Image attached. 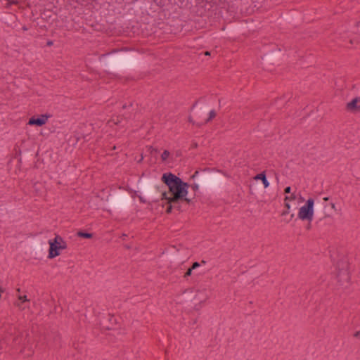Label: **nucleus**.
<instances>
[{
	"label": "nucleus",
	"mask_w": 360,
	"mask_h": 360,
	"mask_svg": "<svg viewBox=\"0 0 360 360\" xmlns=\"http://www.w3.org/2000/svg\"><path fill=\"white\" fill-rule=\"evenodd\" d=\"M162 181L168 186L172 195L168 197L167 193L165 191L162 193V199L166 200L167 203H176L181 200H184L188 203L191 202L190 199L186 198L189 186L187 183L184 182L179 177L170 172L163 174Z\"/></svg>",
	"instance_id": "nucleus-1"
},
{
	"label": "nucleus",
	"mask_w": 360,
	"mask_h": 360,
	"mask_svg": "<svg viewBox=\"0 0 360 360\" xmlns=\"http://www.w3.org/2000/svg\"><path fill=\"white\" fill-rule=\"evenodd\" d=\"M136 64V60L130 55H117L110 58L108 67L112 70L131 68Z\"/></svg>",
	"instance_id": "nucleus-2"
},
{
	"label": "nucleus",
	"mask_w": 360,
	"mask_h": 360,
	"mask_svg": "<svg viewBox=\"0 0 360 360\" xmlns=\"http://www.w3.org/2000/svg\"><path fill=\"white\" fill-rule=\"evenodd\" d=\"M49 250L48 257L50 259L54 258L60 255V250H65L67 248V244L63 240V238L58 235L56 236L54 239L49 240Z\"/></svg>",
	"instance_id": "nucleus-3"
},
{
	"label": "nucleus",
	"mask_w": 360,
	"mask_h": 360,
	"mask_svg": "<svg viewBox=\"0 0 360 360\" xmlns=\"http://www.w3.org/2000/svg\"><path fill=\"white\" fill-rule=\"evenodd\" d=\"M314 203L312 198H309L305 205L300 207L298 212V218L302 220L312 221L314 215Z\"/></svg>",
	"instance_id": "nucleus-4"
},
{
	"label": "nucleus",
	"mask_w": 360,
	"mask_h": 360,
	"mask_svg": "<svg viewBox=\"0 0 360 360\" xmlns=\"http://www.w3.org/2000/svg\"><path fill=\"white\" fill-rule=\"evenodd\" d=\"M50 115L44 114L41 115L40 116L36 117L35 116L32 117L30 118L28 121L29 125H36L37 127H41L42 125L45 124L46 122L48 120V118L50 117Z\"/></svg>",
	"instance_id": "nucleus-5"
},
{
	"label": "nucleus",
	"mask_w": 360,
	"mask_h": 360,
	"mask_svg": "<svg viewBox=\"0 0 360 360\" xmlns=\"http://www.w3.org/2000/svg\"><path fill=\"white\" fill-rule=\"evenodd\" d=\"M159 155L160 156V150L158 147L148 146L141 154V158L148 156L151 158H158Z\"/></svg>",
	"instance_id": "nucleus-6"
},
{
	"label": "nucleus",
	"mask_w": 360,
	"mask_h": 360,
	"mask_svg": "<svg viewBox=\"0 0 360 360\" xmlns=\"http://www.w3.org/2000/svg\"><path fill=\"white\" fill-rule=\"evenodd\" d=\"M345 108L347 111L352 112L360 111V97L354 98L350 102L347 103Z\"/></svg>",
	"instance_id": "nucleus-7"
},
{
	"label": "nucleus",
	"mask_w": 360,
	"mask_h": 360,
	"mask_svg": "<svg viewBox=\"0 0 360 360\" xmlns=\"http://www.w3.org/2000/svg\"><path fill=\"white\" fill-rule=\"evenodd\" d=\"M254 179L262 181L264 188H267L269 186V182L268 181L267 179H266L265 172H262L260 174H257L254 177Z\"/></svg>",
	"instance_id": "nucleus-8"
},
{
	"label": "nucleus",
	"mask_w": 360,
	"mask_h": 360,
	"mask_svg": "<svg viewBox=\"0 0 360 360\" xmlns=\"http://www.w3.org/2000/svg\"><path fill=\"white\" fill-rule=\"evenodd\" d=\"M338 278L340 281L342 279L344 281L348 282L349 276L347 270H339Z\"/></svg>",
	"instance_id": "nucleus-9"
},
{
	"label": "nucleus",
	"mask_w": 360,
	"mask_h": 360,
	"mask_svg": "<svg viewBox=\"0 0 360 360\" xmlns=\"http://www.w3.org/2000/svg\"><path fill=\"white\" fill-rule=\"evenodd\" d=\"M216 117V112L215 110H212L210 112H209V116L207 119H205L204 120V122H196V124L198 126H201L202 124H207L210 121H211L213 118H214Z\"/></svg>",
	"instance_id": "nucleus-10"
},
{
	"label": "nucleus",
	"mask_w": 360,
	"mask_h": 360,
	"mask_svg": "<svg viewBox=\"0 0 360 360\" xmlns=\"http://www.w3.org/2000/svg\"><path fill=\"white\" fill-rule=\"evenodd\" d=\"M123 115H118L115 117H112L110 120H109L108 123L110 124L111 123H113L115 125H117L120 123L122 122L123 120Z\"/></svg>",
	"instance_id": "nucleus-11"
},
{
	"label": "nucleus",
	"mask_w": 360,
	"mask_h": 360,
	"mask_svg": "<svg viewBox=\"0 0 360 360\" xmlns=\"http://www.w3.org/2000/svg\"><path fill=\"white\" fill-rule=\"evenodd\" d=\"M77 235L82 238H91L92 237V234L89 233H86L83 231H79Z\"/></svg>",
	"instance_id": "nucleus-12"
},
{
	"label": "nucleus",
	"mask_w": 360,
	"mask_h": 360,
	"mask_svg": "<svg viewBox=\"0 0 360 360\" xmlns=\"http://www.w3.org/2000/svg\"><path fill=\"white\" fill-rule=\"evenodd\" d=\"M276 54H264L262 56V59L265 60H271L276 57Z\"/></svg>",
	"instance_id": "nucleus-13"
},
{
	"label": "nucleus",
	"mask_w": 360,
	"mask_h": 360,
	"mask_svg": "<svg viewBox=\"0 0 360 360\" xmlns=\"http://www.w3.org/2000/svg\"><path fill=\"white\" fill-rule=\"evenodd\" d=\"M295 199H296V195L293 193L289 196H285L284 198V201H285V202H288L289 201L295 200Z\"/></svg>",
	"instance_id": "nucleus-14"
},
{
	"label": "nucleus",
	"mask_w": 360,
	"mask_h": 360,
	"mask_svg": "<svg viewBox=\"0 0 360 360\" xmlns=\"http://www.w3.org/2000/svg\"><path fill=\"white\" fill-rule=\"evenodd\" d=\"M285 207L286 210L282 212V215H285L289 213V210L290 209V205L289 202H285Z\"/></svg>",
	"instance_id": "nucleus-15"
},
{
	"label": "nucleus",
	"mask_w": 360,
	"mask_h": 360,
	"mask_svg": "<svg viewBox=\"0 0 360 360\" xmlns=\"http://www.w3.org/2000/svg\"><path fill=\"white\" fill-rule=\"evenodd\" d=\"M170 153L167 150H164L162 153H160V158H168Z\"/></svg>",
	"instance_id": "nucleus-16"
},
{
	"label": "nucleus",
	"mask_w": 360,
	"mask_h": 360,
	"mask_svg": "<svg viewBox=\"0 0 360 360\" xmlns=\"http://www.w3.org/2000/svg\"><path fill=\"white\" fill-rule=\"evenodd\" d=\"M18 300L22 302H28L29 300L27 298V296L26 295H24V296H18Z\"/></svg>",
	"instance_id": "nucleus-17"
},
{
	"label": "nucleus",
	"mask_w": 360,
	"mask_h": 360,
	"mask_svg": "<svg viewBox=\"0 0 360 360\" xmlns=\"http://www.w3.org/2000/svg\"><path fill=\"white\" fill-rule=\"evenodd\" d=\"M173 155H174L176 158H179L183 155V153L181 150H176L173 153Z\"/></svg>",
	"instance_id": "nucleus-18"
},
{
	"label": "nucleus",
	"mask_w": 360,
	"mask_h": 360,
	"mask_svg": "<svg viewBox=\"0 0 360 360\" xmlns=\"http://www.w3.org/2000/svg\"><path fill=\"white\" fill-rule=\"evenodd\" d=\"M193 269L191 268H189L187 271L184 274V278H187L188 276H190L192 274Z\"/></svg>",
	"instance_id": "nucleus-19"
},
{
	"label": "nucleus",
	"mask_w": 360,
	"mask_h": 360,
	"mask_svg": "<svg viewBox=\"0 0 360 360\" xmlns=\"http://www.w3.org/2000/svg\"><path fill=\"white\" fill-rule=\"evenodd\" d=\"M200 266V263H198V262H195L194 263H193L192 266H191V269H195L196 268L199 267Z\"/></svg>",
	"instance_id": "nucleus-20"
},
{
	"label": "nucleus",
	"mask_w": 360,
	"mask_h": 360,
	"mask_svg": "<svg viewBox=\"0 0 360 360\" xmlns=\"http://www.w3.org/2000/svg\"><path fill=\"white\" fill-rule=\"evenodd\" d=\"M169 204V206L167 207V210H166V212L167 213H170L172 212V203H168Z\"/></svg>",
	"instance_id": "nucleus-21"
},
{
	"label": "nucleus",
	"mask_w": 360,
	"mask_h": 360,
	"mask_svg": "<svg viewBox=\"0 0 360 360\" xmlns=\"http://www.w3.org/2000/svg\"><path fill=\"white\" fill-rule=\"evenodd\" d=\"M291 191V187L290 186H287L285 190H284V193H290Z\"/></svg>",
	"instance_id": "nucleus-22"
},
{
	"label": "nucleus",
	"mask_w": 360,
	"mask_h": 360,
	"mask_svg": "<svg viewBox=\"0 0 360 360\" xmlns=\"http://www.w3.org/2000/svg\"><path fill=\"white\" fill-rule=\"evenodd\" d=\"M354 336L355 338H360V331H356V332L354 334Z\"/></svg>",
	"instance_id": "nucleus-23"
},
{
	"label": "nucleus",
	"mask_w": 360,
	"mask_h": 360,
	"mask_svg": "<svg viewBox=\"0 0 360 360\" xmlns=\"http://www.w3.org/2000/svg\"><path fill=\"white\" fill-rule=\"evenodd\" d=\"M192 188H193V189L194 191L198 190V184H193V185L192 186Z\"/></svg>",
	"instance_id": "nucleus-24"
},
{
	"label": "nucleus",
	"mask_w": 360,
	"mask_h": 360,
	"mask_svg": "<svg viewBox=\"0 0 360 360\" xmlns=\"http://www.w3.org/2000/svg\"><path fill=\"white\" fill-rule=\"evenodd\" d=\"M199 172L197 170L195 172V173L192 175V178L194 179L195 177H196L198 174Z\"/></svg>",
	"instance_id": "nucleus-25"
},
{
	"label": "nucleus",
	"mask_w": 360,
	"mask_h": 360,
	"mask_svg": "<svg viewBox=\"0 0 360 360\" xmlns=\"http://www.w3.org/2000/svg\"><path fill=\"white\" fill-rule=\"evenodd\" d=\"M207 108H204L202 110H200L198 112V115L200 116L201 115V114L202 113L203 111H207Z\"/></svg>",
	"instance_id": "nucleus-26"
},
{
	"label": "nucleus",
	"mask_w": 360,
	"mask_h": 360,
	"mask_svg": "<svg viewBox=\"0 0 360 360\" xmlns=\"http://www.w3.org/2000/svg\"><path fill=\"white\" fill-rule=\"evenodd\" d=\"M52 44H53V41L51 40H49L46 42V45L49 46H51Z\"/></svg>",
	"instance_id": "nucleus-27"
},
{
	"label": "nucleus",
	"mask_w": 360,
	"mask_h": 360,
	"mask_svg": "<svg viewBox=\"0 0 360 360\" xmlns=\"http://www.w3.org/2000/svg\"><path fill=\"white\" fill-rule=\"evenodd\" d=\"M188 120H189V122H193V124H195V122H194V121L193 120V119H192V117H188Z\"/></svg>",
	"instance_id": "nucleus-28"
},
{
	"label": "nucleus",
	"mask_w": 360,
	"mask_h": 360,
	"mask_svg": "<svg viewBox=\"0 0 360 360\" xmlns=\"http://www.w3.org/2000/svg\"><path fill=\"white\" fill-rule=\"evenodd\" d=\"M205 56H210V51H205Z\"/></svg>",
	"instance_id": "nucleus-29"
},
{
	"label": "nucleus",
	"mask_w": 360,
	"mask_h": 360,
	"mask_svg": "<svg viewBox=\"0 0 360 360\" xmlns=\"http://www.w3.org/2000/svg\"><path fill=\"white\" fill-rule=\"evenodd\" d=\"M197 146H198V145H197V143H193V148H196V147H197Z\"/></svg>",
	"instance_id": "nucleus-30"
},
{
	"label": "nucleus",
	"mask_w": 360,
	"mask_h": 360,
	"mask_svg": "<svg viewBox=\"0 0 360 360\" xmlns=\"http://www.w3.org/2000/svg\"><path fill=\"white\" fill-rule=\"evenodd\" d=\"M331 207H332V208L335 209V204H334V203H332V204H331Z\"/></svg>",
	"instance_id": "nucleus-31"
},
{
	"label": "nucleus",
	"mask_w": 360,
	"mask_h": 360,
	"mask_svg": "<svg viewBox=\"0 0 360 360\" xmlns=\"http://www.w3.org/2000/svg\"><path fill=\"white\" fill-rule=\"evenodd\" d=\"M22 30L25 31L27 30V28L25 26H24V27H22Z\"/></svg>",
	"instance_id": "nucleus-32"
},
{
	"label": "nucleus",
	"mask_w": 360,
	"mask_h": 360,
	"mask_svg": "<svg viewBox=\"0 0 360 360\" xmlns=\"http://www.w3.org/2000/svg\"><path fill=\"white\" fill-rule=\"evenodd\" d=\"M126 108H127V105H126V104H124V105H122V108H123V109H125Z\"/></svg>",
	"instance_id": "nucleus-33"
},
{
	"label": "nucleus",
	"mask_w": 360,
	"mask_h": 360,
	"mask_svg": "<svg viewBox=\"0 0 360 360\" xmlns=\"http://www.w3.org/2000/svg\"><path fill=\"white\" fill-rule=\"evenodd\" d=\"M323 200H328V198H327V197H326V198H323Z\"/></svg>",
	"instance_id": "nucleus-34"
},
{
	"label": "nucleus",
	"mask_w": 360,
	"mask_h": 360,
	"mask_svg": "<svg viewBox=\"0 0 360 360\" xmlns=\"http://www.w3.org/2000/svg\"><path fill=\"white\" fill-rule=\"evenodd\" d=\"M15 305L18 306V307H20V304L19 303H16Z\"/></svg>",
	"instance_id": "nucleus-35"
},
{
	"label": "nucleus",
	"mask_w": 360,
	"mask_h": 360,
	"mask_svg": "<svg viewBox=\"0 0 360 360\" xmlns=\"http://www.w3.org/2000/svg\"><path fill=\"white\" fill-rule=\"evenodd\" d=\"M349 42H350V44H353V40H352V39H351V40L349 41Z\"/></svg>",
	"instance_id": "nucleus-36"
},
{
	"label": "nucleus",
	"mask_w": 360,
	"mask_h": 360,
	"mask_svg": "<svg viewBox=\"0 0 360 360\" xmlns=\"http://www.w3.org/2000/svg\"><path fill=\"white\" fill-rule=\"evenodd\" d=\"M294 217V214H291V219Z\"/></svg>",
	"instance_id": "nucleus-37"
},
{
	"label": "nucleus",
	"mask_w": 360,
	"mask_h": 360,
	"mask_svg": "<svg viewBox=\"0 0 360 360\" xmlns=\"http://www.w3.org/2000/svg\"><path fill=\"white\" fill-rule=\"evenodd\" d=\"M202 263L205 264V261L202 260Z\"/></svg>",
	"instance_id": "nucleus-38"
}]
</instances>
